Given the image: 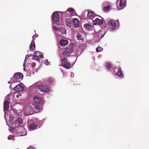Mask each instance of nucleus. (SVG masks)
Instances as JSON below:
<instances>
[{
	"label": "nucleus",
	"instance_id": "8fccbe9b",
	"mask_svg": "<svg viewBox=\"0 0 149 149\" xmlns=\"http://www.w3.org/2000/svg\"><path fill=\"white\" fill-rule=\"evenodd\" d=\"M59 12H60V13H61V12H60V11H59Z\"/></svg>",
	"mask_w": 149,
	"mask_h": 149
},
{
	"label": "nucleus",
	"instance_id": "9d476101",
	"mask_svg": "<svg viewBox=\"0 0 149 149\" xmlns=\"http://www.w3.org/2000/svg\"><path fill=\"white\" fill-rule=\"evenodd\" d=\"M113 74H114L118 76L120 78H122L123 77L120 68H119L115 69Z\"/></svg>",
	"mask_w": 149,
	"mask_h": 149
},
{
	"label": "nucleus",
	"instance_id": "5701e85b",
	"mask_svg": "<svg viewBox=\"0 0 149 149\" xmlns=\"http://www.w3.org/2000/svg\"><path fill=\"white\" fill-rule=\"evenodd\" d=\"M66 25L67 26L70 27L72 24V21L70 19H67L65 20Z\"/></svg>",
	"mask_w": 149,
	"mask_h": 149
},
{
	"label": "nucleus",
	"instance_id": "de8ad7c7",
	"mask_svg": "<svg viewBox=\"0 0 149 149\" xmlns=\"http://www.w3.org/2000/svg\"><path fill=\"white\" fill-rule=\"evenodd\" d=\"M27 56L26 55V57H25V58H26V56Z\"/></svg>",
	"mask_w": 149,
	"mask_h": 149
},
{
	"label": "nucleus",
	"instance_id": "f704fd0d",
	"mask_svg": "<svg viewBox=\"0 0 149 149\" xmlns=\"http://www.w3.org/2000/svg\"><path fill=\"white\" fill-rule=\"evenodd\" d=\"M14 119L13 117V116L12 115H10L9 116V121L10 122H11L13 121Z\"/></svg>",
	"mask_w": 149,
	"mask_h": 149
},
{
	"label": "nucleus",
	"instance_id": "37998d69",
	"mask_svg": "<svg viewBox=\"0 0 149 149\" xmlns=\"http://www.w3.org/2000/svg\"><path fill=\"white\" fill-rule=\"evenodd\" d=\"M16 97H17V98H19V95H16Z\"/></svg>",
	"mask_w": 149,
	"mask_h": 149
},
{
	"label": "nucleus",
	"instance_id": "c03bdc74",
	"mask_svg": "<svg viewBox=\"0 0 149 149\" xmlns=\"http://www.w3.org/2000/svg\"><path fill=\"white\" fill-rule=\"evenodd\" d=\"M4 113H5L4 117H5V118H6V117H5V116H6V113H5V112H4Z\"/></svg>",
	"mask_w": 149,
	"mask_h": 149
},
{
	"label": "nucleus",
	"instance_id": "58836bf2",
	"mask_svg": "<svg viewBox=\"0 0 149 149\" xmlns=\"http://www.w3.org/2000/svg\"><path fill=\"white\" fill-rule=\"evenodd\" d=\"M45 64L46 65H49V62L48 61V60H46L45 61Z\"/></svg>",
	"mask_w": 149,
	"mask_h": 149
},
{
	"label": "nucleus",
	"instance_id": "f03ea898",
	"mask_svg": "<svg viewBox=\"0 0 149 149\" xmlns=\"http://www.w3.org/2000/svg\"><path fill=\"white\" fill-rule=\"evenodd\" d=\"M33 86H36V88H38L42 92H47L49 90V88L46 86L43 85L40 83H37L33 85Z\"/></svg>",
	"mask_w": 149,
	"mask_h": 149
},
{
	"label": "nucleus",
	"instance_id": "c85d7f7f",
	"mask_svg": "<svg viewBox=\"0 0 149 149\" xmlns=\"http://www.w3.org/2000/svg\"><path fill=\"white\" fill-rule=\"evenodd\" d=\"M33 58L34 59L36 60L37 61H39L40 60L39 58L38 57V55H36L35 54L33 56Z\"/></svg>",
	"mask_w": 149,
	"mask_h": 149
},
{
	"label": "nucleus",
	"instance_id": "f8f14e48",
	"mask_svg": "<svg viewBox=\"0 0 149 149\" xmlns=\"http://www.w3.org/2000/svg\"><path fill=\"white\" fill-rule=\"evenodd\" d=\"M34 104H41L42 101L41 98L38 96H36L34 98Z\"/></svg>",
	"mask_w": 149,
	"mask_h": 149
},
{
	"label": "nucleus",
	"instance_id": "2f4dec72",
	"mask_svg": "<svg viewBox=\"0 0 149 149\" xmlns=\"http://www.w3.org/2000/svg\"><path fill=\"white\" fill-rule=\"evenodd\" d=\"M48 81L49 83L50 84H53L54 82V81L52 78H49L48 79Z\"/></svg>",
	"mask_w": 149,
	"mask_h": 149
},
{
	"label": "nucleus",
	"instance_id": "aec40b11",
	"mask_svg": "<svg viewBox=\"0 0 149 149\" xmlns=\"http://www.w3.org/2000/svg\"><path fill=\"white\" fill-rule=\"evenodd\" d=\"M83 33H81L77 34L76 37L79 40H81L82 41H83L84 40V38L83 36Z\"/></svg>",
	"mask_w": 149,
	"mask_h": 149
},
{
	"label": "nucleus",
	"instance_id": "e433bc0d",
	"mask_svg": "<svg viewBox=\"0 0 149 149\" xmlns=\"http://www.w3.org/2000/svg\"><path fill=\"white\" fill-rule=\"evenodd\" d=\"M101 31H99V35H98L99 38H101L103 37V35L102 36L101 35L100 36V34H101Z\"/></svg>",
	"mask_w": 149,
	"mask_h": 149
},
{
	"label": "nucleus",
	"instance_id": "6e6552de",
	"mask_svg": "<svg viewBox=\"0 0 149 149\" xmlns=\"http://www.w3.org/2000/svg\"><path fill=\"white\" fill-rule=\"evenodd\" d=\"M62 65L67 69H69L71 68L70 64L68 59L65 58L61 60Z\"/></svg>",
	"mask_w": 149,
	"mask_h": 149
},
{
	"label": "nucleus",
	"instance_id": "1a4fd4ad",
	"mask_svg": "<svg viewBox=\"0 0 149 149\" xmlns=\"http://www.w3.org/2000/svg\"><path fill=\"white\" fill-rule=\"evenodd\" d=\"M85 13L87 14V17L90 19H92L93 20L95 17H96L97 15L92 11H85L84 12Z\"/></svg>",
	"mask_w": 149,
	"mask_h": 149
},
{
	"label": "nucleus",
	"instance_id": "473e14b6",
	"mask_svg": "<svg viewBox=\"0 0 149 149\" xmlns=\"http://www.w3.org/2000/svg\"><path fill=\"white\" fill-rule=\"evenodd\" d=\"M103 48L100 47H98L96 49V51L98 52H101Z\"/></svg>",
	"mask_w": 149,
	"mask_h": 149
},
{
	"label": "nucleus",
	"instance_id": "ddd939ff",
	"mask_svg": "<svg viewBox=\"0 0 149 149\" xmlns=\"http://www.w3.org/2000/svg\"><path fill=\"white\" fill-rule=\"evenodd\" d=\"M93 21L94 25H97L99 26L102 25L103 23V21L102 19H99L97 17L95 18V20L93 19Z\"/></svg>",
	"mask_w": 149,
	"mask_h": 149
},
{
	"label": "nucleus",
	"instance_id": "4be33fe9",
	"mask_svg": "<svg viewBox=\"0 0 149 149\" xmlns=\"http://www.w3.org/2000/svg\"><path fill=\"white\" fill-rule=\"evenodd\" d=\"M84 27L88 31H89L91 30H92L93 28V26L88 24H84Z\"/></svg>",
	"mask_w": 149,
	"mask_h": 149
},
{
	"label": "nucleus",
	"instance_id": "423d86ee",
	"mask_svg": "<svg viewBox=\"0 0 149 149\" xmlns=\"http://www.w3.org/2000/svg\"><path fill=\"white\" fill-rule=\"evenodd\" d=\"M119 24L118 19H117L115 21H114L113 20L111 19L108 23V25L109 27L112 29L115 28L116 26H118Z\"/></svg>",
	"mask_w": 149,
	"mask_h": 149
},
{
	"label": "nucleus",
	"instance_id": "a878e982",
	"mask_svg": "<svg viewBox=\"0 0 149 149\" xmlns=\"http://www.w3.org/2000/svg\"><path fill=\"white\" fill-rule=\"evenodd\" d=\"M34 54H35L36 55H38L39 58H42L43 57V56L42 54L40 52H36Z\"/></svg>",
	"mask_w": 149,
	"mask_h": 149
},
{
	"label": "nucleus",
	"instance_id": "412c9836",
	"mask_svg": "<svg viewBox=\"0 0 149 149\" xmlns=\"http://www.w3.org/2000/svg\"><path fill=\"white\" fill-rule=\"evenodd\" d=\"M35 47V43L34 40H32L29 46V48L31 51H33Z\"/></svg>",
	"mask_w": 149,
	"mask_h": 149
},
{
	"label": "nucleus",
	"instance_id": "f3484780",
	"mask_svg": "<svg viewBox=\"0 0 149 149\" xmlns=\"http://www.w3.org/2000/svg\"><path fill=\"white\" fill-rule=\"evenodd\" d=\"M68 41L67 40H61L59 41L60 45L63 47H64L68 45Z\"/></svg>",
	"mask_w": 149,
	"mask_h": 149
},
{
	"label": "nucleus",
	"instance_id": "7c9ffc66",
	"mask_svg": "<svg viewBox=\"0 0 149 149\" xmlns=\"http://www.w3.org/2000/svg\"><path fill=\"white\" fill-rule=\"evenodd\" d=\"M112 65L109 63H108L106 65L107 68L108 70L110 69L111 68Z\"/></svg>",
	"mask_w": 149,
	"mask_h": 149
},
{
	"label": "nucleus",
	"instance_id": "a19ab883",
	"mask_svg": "<svg viewBox=\"0 0 149 149\" xmlns=\"http://www.w3.org/2000/svg\"><path fill=\"white\" fill-rule=\"evenodd\" d=\"M27 113H28V115H30V114H32V113L31 112H27Z\"/></svg>",
	"mask_w": 149,
	"mask_h": 149
},
{
	"label": "nucleus",
	"instance_id": "72a5a7b5",
	"mask_svg": "<svg viewBox=\"0 0 149 149\" xmlns=\"http://www.w3.org/2000/svg\"><path fill=\"white\" fill-rule=\"evenodd\" d=\"M8 139L9 140H14V138L12 136L9 135L8 137Z\"/></svg>",
	"mask_w": 149,
	"mask_h": 149
},
{
	"label": "nucleus",
	"instance_id": "c756f323",
	"mask_svg": "<svg viewBox=\"0 0 149 149\" xmlns=\"http://www.w3.org/2000/svg\"><path fill=\"white\" fill-rule=\"evenodd\" d=\"M102 5L103 6H107V5H111V3L107 1H104L102 3Z\"/></svg>",
	"mask_w": 149,
	"mask_h": 149
},
{
	"label": "nucleus",
	"instance_id": "ea45409f",
	"mask_svg": "<svg viewBox=\"0 0 149 149\" xmlns=\"http://www.w3.org/2000/svg\"><path fill=\"white\" fill-rule=\"evenodd\" d=\"M27 149H34V148L32 147H31V146H30V147H29V148H27Z\"/></svg>",
	"mask_w": 149,
	"mask_h": 149
},
{
	"label": "nucleus",
	"instance_id": "cd10ccee",
	"mask_svg": "<svg viewBox=\"0 0 149 149\" xmlns=\"http://www.w3.org/2000/svg\"><path fill=\"white\" fill-rule=\"evenodd\" d=\"M53 29L54 30V31H55V32H56V31H58V29L56 27H55V26H54L53 27ZM55 35H56V37H57V38H60V36H59L56 33V32H55Z\"/></svg>",
	"mask_w": 149,
	"mask_h": 149
},
{
	"label": "nucleus",
	"instance_id": "b1692460",
	"mask_svg": "<svg viewBox=\"0 0 149 149\" xmlns=\"http://www.w3.org/2000/svg\"><path fill=\"white\" fill-rule=\"evenodd\" d=\"M59 30L60 32L62 34H64L66 33V30L65 28L61 27L60 28Z\"/></svg>",
	"mask_w": 149,
	"mask_h": 149
},
{
	"label": "nucleus",
	"instance_id": "4468645a",
	"mask_svg": "<svg viewBox=\"0 0 149 149\" xmlns=\"http://www.w3.org/2000/svg\"><path fill=\"white\" fill-rule=\"evenodd\" d=\"M39 126L37 124L33 123H31L29 126V129L31 130H33L39 127Z\"/></svg>",
	"mask_w": 149,
	"mask_h": 149
},
{
	"label": "nucleus",
	"instance_id": "a211bd4d",
	"mask_svg": "<svg viewBox=\"0 0 149 149\" xmlns=\"http://www.w3.org/2000/svg\"><path fill=\"white\" fill-rule=\"evenodd\" d=\"M68 12H69L70 13V14H70L72 15H74L75 13L74 10L72 8H68V9L65 12H64L63 13H67Z\"/></svg>",
	"mask_w": 149,
	"mask_h": 149
},
{
	"label": "nucleus",
	"instance_id": "393cba45",
	"mask_svg": "<svg viewBox=\"0 0 149 149\" xmlns=\"http://www.w3.org/2000/svg\"><path fill=\"white\" fill-rule=\"evenodd\" d=\"M41 104H34L33 105L35 109L38 110H41V107H40V105Z\"/></svg>",
	"mask_w": 149,
	"mask_h": 149
},
{
	"label": "nucleus",
	"instance_id": "39448f33",
	"mask_svg": "<svg viewBox=\"0 0 149 149\" xmlns=\"http://www.w3.org/2000/svg\"><path fill=\"white\" fill-rule=\"evenodd\" d=\"M22 132H19L18 131L15 130L13 129L12 133L15 136H22L26 135L27 132L25 129L23 127H22Z\"/></svg>",
	"mask_w": 149,
	"mask_h": 149
},
{
	"label": "nucleus",
	"instance_id": "a18cd8bd",
	"mask_svg": "<svg viewBox=\"0 0 149 149\" xmlns=\"http://www.w3.org/2000/svg\"><path fill=\"white\" fill-rule=\"evenodd\" d=\"M33 111V109H31V111ZM31 111V110L30 111Z\"/></svg>",
	"mask_w": 149,
	"mask_h": 149
},
{
	"label": "nucleus",
	"instance_id": "49530a36",
	"mask_svg": "<svg viewBox=\"0 0 149 149\" xmlns=\"http://www.w3.org/2000/svg\"><path fill=\"white\" fill-rule=\"evenodd\" d=\"M24 71H25V68H24Z\"/></svg>",
	"mask_w": 149,
	"mask_h": 149
},
{
	"label": "nucleus",
	"instance_id": "7ed1b4c3",
	"mask_svg": "<svg viewBox=\"0 0 149 149\" xmlns=\"http://www.w3.org/2000/svg\"><path fill=\"white\" fill-rule=\"evenodd\" d=\"M74 51V47L72 45H69L65 48L63 52V54L65 56H68L72 53Z\"/></svg>",
	"mask_w": 149,
	"mask_h": 149
},
{
	"label": "nucleus",
	"instance_id": "dca6fc26",
	"mask_svg": "<svg viewBox=\"0 0 149 149\" xmlns=\"http://www.w3.org/2000/svg\"><path fill=\"white\" fill-rule=\"evenodd\" d=\"M9 102L8 101H5L3 103V110L4 112L7 111L9 109Z\"/></svg>",
	"mask_w": 149,
	"mask_h": 149
},
{
	"label": "nucleus",
	"instance_id": "20e7f679",
	"mask_svg": "<svg viewBox=\"0 0 149 149\" xmlns=\"http://www.w3.org/2000/svg\"><path fill=\"white\" fill-rule=\"evenodd\" d=\"M126 5V0H117L116 6L118 10L123 9Z\"/></svg>",
	"mask_w": 149,
	"mask_h": 149
},
{
	"label": "nucleus",
	"instance_id": "c9c22d12",
	"mask_svg": "<svg viewBox=\"0 0 149 149\" xmlns=\"http://www.w3.org/2000/svg\"><path fill=\"white\" fill-rule=\"evenodd\" d=\"M31 65L32 67V68H33L36 65V63L35 62L32 63L31 64Z\"/></svg>",
	"mask_w": 149,
	"mask_h": 149
},
{
	"label": "nucleus",
	"instance_id": "4c0bfd02",
	"mask_svg": "<svg viewBox=\"0 0 149 149\" xmlns=\"http://www.w3.org/2000/svg\"><path fill=\"white\" fill-rule=\"evenodd\" d=\"M38 37V34H35L33 36H32V38H33V39L32 40H34V39H33V38H37Z\"/></svg>",
	"mask_w": 149,
	"mask_h": 149
},
{
	"label": "nucleus",
	"instance_id": "f257e3e1",
	"mask_svg": "<svg viewBox=\"0 0 149 149\" xmlns=\"http://www.w3.org/2000/svg\"><path fill=\"white\" fill-rule=\"evenodd\" d=\"M23 77V75L20 73L18 72L15 74L13 77L11 78V81L8 82V83H10L11 84L10 85V88H12V86L13 85V86L15 85L14 84V83L18 81L19 80H21Z\"/></svg>",
	"mask_w": 149,
	"mask_h": 149
},
{
	"label": "nucleus",
	"instance_id": "79ce46f5",
	"mask_svg": "<svg viewBox=\"0 0 149 149\" xmlns=\"http://www.w3.org/2000/svg\"><path fill=\"white\" fill-rule=\"evenodd\" d=\"M9 95H8V96H7L6 97V99H7V98H8L9 97Z\"/></svg>",
	"mask_w": 149,
	"mask_h": 149
},
{
	"label": "nucleus",
	"instance_id": "6ab92c4d",
	"mask_svg": "<svg viewBox=\"0 0 149 149\" xmlns=\"http://www.w3.org/2000/svg\"><path fill=\"white\" fill-rule=\"evenodd\" d=\"M73 23L75 28L78 27L79 26V20L75 18L73 19Z\"/></svg>",
	"mask_w": 149,
	"mask_h": 149
},
{
	"label": "nucleus",
	"instance_id": "09e8293b",
	"mask_svg": "<svg viewBox=\"0 0 149 149\" xmlns=\"http://www.w3.org/2000/svg\"><path fill=\"white\" fill-rule=\"evenodd\" d=\"M7 125H8V126H9V125H8V124L7 123Z\"/></svg>",
	"mask_w": 149,
	"mask_h": 149
},
{
	"label": "nucleus",
	"instance_id": "9b49d317",
	"mask_svg": "<svg viewBox=\"0 0 149 149\" xmlns=\"http://www.w3.org/2000/svg\"><path fill=\"white\" fill-rule=\"evenodd\" d=\"M59 16L58 13L56 12L53 13L52 14V18L54 21L57 22L59 20Z\"/></svg>",
	"mask_w": 149,
	"mask_h": 149
},
{
	"label": "nucleus",
	"instance_id": "bb28decb",
	"mask_svg": "<svg viewBox=\"0 0 149 149\" xmlns=\"http://www.w3.org/2000/svg\"><path fill=\"white\" fill-rule=\"evenodd\" d=\"M111 5H107V6L104 7L103 8V10L105 12H106L108 10L111 8Z\"/></svg>",
	"mask_w": 149,
	"mask_h": 149
},
{
	"label": "nucleus",
	"instance_id": "2eb2a0df",
	"mask_svg": "<svg viewBox=\"0 0 149 149\" xmlns=\"http://www.w3.org/2000/svg\"><path fill=\"white\" fill-rule=\"evenodd\" d=\"M23 120L22 118H18L15 121L13 125L16 126H18L19 125L21 124Z\"/></svg>",
	"mask_w": 149,
	"mask_h": 149
},
{
	"label": "nucleus",
	"instance_id": "0eeeda50",
	"mask_svg": "<svg viewBox=\"0 0 149 149\" xmlns=\"http://www.w3.org/2000/svg\"><path fill=\"white\" fill-rule=\"evenodd\" d=\"M14 86H13V85L12 86V88H10L11 89L12 88H13L14 90L17 92L22 91L24 89V85L22 83H20V84L16 85L15 86L13 87Z\"/></svg>",
	"mask_w": 149,
	"mask_h": 149
}]
</instances>
